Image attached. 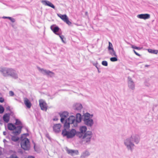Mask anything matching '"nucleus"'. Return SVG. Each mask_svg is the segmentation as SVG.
<instances>
[{"label":"nucleus","instance_id":"1","mask_svg":"<svg viewBox=\"0 0 158 158\" xmlns=\"http://www.w3.org/2000/svg\"><path fill=\"white\" fill-rule=\"evenodd\" d=\"M140 140V138L138 135L133 134L124 140V144L127 150L132 152L135 147L134 143L138 144Z\"/></svg>","mask_w":158,"mask_h":158},{"label":"nucleus","instance_id":"2","mask_svg":"<svg viewBox=\"0 0 158 158\" xmlns=\"http://www.w3.org/2000/svg\"><path fill=\"white\" fill-rule=\"evenodd\" d=\"M0 73L4 77H11L14 79L18 78L16 70L12 68L0 67Z\"/></svg>","mask_w":158,"mask_h":158},{"label":"nucleus","instance_id":"3","mask_svg":"<svg viewBox=\"0 0 158 158\" xmlns=\"http://www.w3.org/2000/svg\"><path fill=\"white\" fill-rule=\"evenodd\" d=\"M83 116V121L85 124L90 127H92L94 123L93 120L91 118L93 116V114L86 113L84 114Z\"/></svg>","mask_w":158,"mask_h":158},{"label":"nucleus","instance_id":"4","mask_svg":"<svg viewBox=\"0 0 158 158\" xmlns=\"http://www.w3.org/2000/svg\"><path fill=\"white\" fill-rule=\"evenodd\" d=\"M25 134H23L20 138L21 146L22 148L25 150H29L30 148V141L29 139L26 137H23Z\"/></svg>","mask_w":158,"mask_h":158},{"label":"nucleus","instance_id":"5","mask_svg":"<svg viewBox=\"0 0 158 158\" xmlns=\"http://www.w3.org/2000/svg\"><path fill=\"white\" fill-rule=\"evenodd\" d=\"M75 121V117L74 116L72 115L69 116L65 120L64 124V128H69L70 125H71L72 127H76L77 124Z\"/></svg>","mask_w":158,"mask_h":158},{"label":"nucleus","instance_id":"6","mask_svg":"<svg viewBox=\"0 0 158 158\" xmlns=\"http://www.w3.org/2000/svg\"><path fill=\"white\" fill-rule=\"evenodd\" d=\"M69 128H64L62 132V135L63 136H65L67 138H71L74 137L76 134V131L74 129H72L70 131H67Z\"/></svg>","mask_w":158,"mask_h":158},{"label":"nucleus","instance_id":"7","mask_svg":"<svg viewBox=\"0 0 158 158\" xmlns=\"http://www.w3.org/2000/svg\"><path fill=\"white\" fill-rule=\"evenodd\" d=\"M8 128L10 130H15L13 131V134L16 135L19 134L21 132L22 126H17L16 127L13 124L9 123L8 124Z\"/></svg>","mask_w":158,"mask_h":158},{"label":"nucleus","instance_id":"8","mask_svg":"<svg viewBox=\"0 0 158 158\" xmlns=\"http://www.w3.org/2000/svg\"><path fill=\"white\" fill-rule=\"evenodd\" d=\"M92 132L91 131H87L83 135L82 141L85 143H89L90 142L91 139L92 137Z\"/></svg>","mask_w":158,"mask_h":158},{"label":"nucleus","instance_id":"9","mask_svg":"<svg viewBox=\"0 0 158 158\" xmlns=\"http://www.w3.org/2000/svg\"><path fill=\"white\" fill-rule=\"evenodd\" d=\"M38 69L39 71L44 75H46L50 77H53L55 76L54 73L49 70L41 69L40 67H38Z\"/></svg>","mask_w":158,"mask_h":158},{"label":"nucleus","instance_id":"10","mask_svg":"<svg viewBox=\"0 0 158 158\" xmlns=\"http://www.w3.org/2000/svg\"><path fill=\"white\" fill-rule=\"evenodd\" d=\"M127 84L128 88L130 89L134 90L135 89V84L133 80L131 77H127Z\"/></svg>","mask_w":158,"mask_h":158},{"label":"nucleus","instance_id":"11","mask_svg":"<svg viewBox=\"0 0 158 158\" xmlns=\"http://www.w3.org/2000/svg\"><path fill=\"white\" fill-rule=\"evenodd\" d=\"M39 102L41 109L43 110L46 111L48 106L45 101L43 99H40L39 100Z\"/></svg>","mask_w":158,"mask_h":158},{"label":"nucleus","instance_id":"12","mask_svg":"<svg viewBox=\"0 0 158 158\" xmlns=\"http://www.w3.org/2000/svg\"><path fill=\"white\" fill-rule=\"evenodd\" d=\"M57 15L59 17L68 25L71 24V23L69 20L68 17L66 15H62L60 14H57Z\"/></svg>","mask_w":158,"mask_h":158},{"label":"nucleus","instance_id":"13","mask_svg":"<svg viewBox=\"0 0 158 158\" xmlns=\"http://www.w3.org/2000/svg\"><path fill=\"white\" fill-rule=\"evenodd\" d=\"M65 150L71 156L77 155L79 154L78 151L77 150L71 149L67 148H65Z\"/></svg>","mask_w":158,"mask_h":158},{"label":"nucleus","instance_id":"14","mask_svg":"<svg viewBox=\"0 0 158 158\" xmlns=\"http://www.w3.org/2000/svg\"><path fill=\"white\" fill-rule=\"evenodd\" d=\"M61 117L60 121L61 123H63L64 120L67 119L66 118L69 116V113L67 111H64L61 114H60Z\"/></svg>","mask_w":158,"mask_h":158},{"label":"nucleus","instance_id":"15","mask_svg":"<svg viewBox=\"0 0 158 158\" xmlns=\"http://www.w3.org/2000/svg\"><path fill=\"white\" fill-rule=\"evenodd\" d=\"M137 17L138 18L145 20L149 19L150 17V15L148 14H141L138 15Z\"/></svg>","mask_w":158,"mask_h":158},{"label":"nucleus","instance_id":"16","mask_svg":"<svg viewBox=\"0 0 158 158\" xmlns=\"http://www.w3.org/2000/svg\"><path fill=\"white\" fill-rule=\"evenodd\" d=\"M41 3L45 6H50L53 9H55V6L50 1L46 0H42L41 1Z\"/></svg>","mask_w":158,"mask_h":158},{"label":"nucleus","instance_id":"17","mask_svg":"<svg viewBox=\"0 0 158 158\" xmlns=\"http://www.w3.org/2000/svg\"><path fill=\"white\" fill-rule=\"evenodd\" d=\"M50 28L55 34L57 35H59V34L57 33V32L60 29L58 27L56 26L55 25H53L51 26Z\"/></svg>","mask_w":158,"mask_h":158},{"label":"nucleus","instance_id":"18","mask_svg":"<svg viewBox=\"0 0 158 158\" xmlns=\"http://www.w3.org/2000/svg\"><path fill=\"white\" fill-rule=\"evenodd\" d=\"M82 119V117L81 115L79 113H77L76 115V118H75V121L77 125V124L80 123Z\"/></svg>","mask_w":158,"mask_h":158},{"label":"nucleus","instance_id":"19","mask_svg":"<svg viewBox=\"0 0 158 158\" xmlns=\"http://www.w3.org/2000/svg\"><path fill=\"white\" fill-rule=\"evenodd\" d=\"M83 106L81 104L79 103H75L73 105V108L75 110H80L82 108Z\"/></svg>","mask_w":158,"mask_h":158},{"label":"nucleus","instance_id":"20","mask_svg":"<svg viewBox=\"0 0 158 158\" xmlns=\"http://www.w3.org/2000/svg\"><path fill=\"white\" fill-rule=\"evenodd\" d=\"M61 125L60 124H57L54 125L53 127L54 131L55 132H58L60 131Z\"/></svg>","mask_w":158,"mask_h":158},{"label":"nucleus","instance_id":"21","mask_svg":"<svg viewBox=\"0 0 158 158\" xmlns=\"http://www.w3.org/2000/svg\"><path fill=\"white\" fill-rule=\"evenodd\" d=\"M24 104L27 108L29 109L31 107V104L28 98H24Z\"/></svg>","mask_w":158,"mask_h":158},{"label":"nucleus","instance_id":"22","mask_svg":"<svg viewBox=\"0 0 158 158\" xmlns=\"http://www.w3.org/2000/svg\"><path fill=\"white\" fill-rule=\"evenodd\" d=\"M90 153L89 151L86 150L83 152L81 154L80 157L81 158H85L89 156Z\"/></svg>","mask_w":158,"mask_h":158},{"label":"nucleus","instance_id":"23","mask_svg":"<svg viewBox=\"0 0 158 158\" xmlns=\"http://www.w3.org/2000/svg\"><path fill=\"white\" fill-rule=\"evenodd\" d=\"M4 121L6 123H8L10 119V115L7 114H5L3 117Z\"/></svg>","mask_w":158,"mask_h":158},{"label":"nucleus","instance_id":"24","mask_svg":"<svg viewBox=\"0 0 158 158\" xmlns=\"http://www.w3.org/2000/svg\"><path fill=\"white\" fill-rule=\"evenodd\" d=\"M108 50L109 51V54L112 56H114L117 57V55L116 54V53L113 48H112L111 49Z\"/></svg>","mask_w":158,"mask_h":158},{"label":"nucleus","instance_id":"25","mask_svg":"<svg viewBox=\"0 0 158 158\" xmlns=\"http://www.w3.org/2000/svg\"><path fill=\"white\" fill-rule=\"evenodd\" d=\"M87 127L85 126H82L80 127L79 130L81 133H84L87 130Z\"/></svg>","mask_w":158,"mask_h":158},{"label":"nucleus","instance_id":"26","mask_svg":"<svg viewBox=\"0 0 158 158\" xmlns=\"http://www.w3.org/2000/svg\"><path fill=\"white\" fill-rule=\"evenodd\" d=\"M148 51L149 52L154 54H157L158 52V50H153L151 49H148Z\"/></svg>","mask_w":158,"mask_h":158},{"label":"nucleus","instance_id":"27","mask_svg":"<svg viewBox=\"0 0 158 158\" xmlns=\"http://www.w3.org/2000/svg\"><path fill=\"white\" fill-rule=\"evenodd\" d=\"M19 139V138L16 136H13L12 137L11 140L12 141L16 142Z\"/></svg>","mask_w":158,"mask_h":158},{"label":"nucleus","instance_id":"28","mask_svg":"<svg viewBox=\"0 0 158 158\" xmlns=\"http://www.w3.org/2000/svg\"><path fill=\"white\" fill-rule=\"evenodd\" d=\"M83 133H81V132H77V133L76 132V135L78 137H79L80 138H81L82 139V137L83 136V135H82Z\"/></svg>","mask_w":158,"mask_h":158},{"label":"nucleus","instance_id":"29","mask_svg":"<svg viewBox=\"0 0 158 158\" xmlns=\"http://www.w3.org/2000/svg\"><path fill=\"white\" fill-rule=\"evenodd\" d=\"M110 60L112 62H115L118 60L117 57L115 56V57H111L110 58Z\"/></svg>","mask_w":158,"mask_h":158},{"label":"nucleus","instance_id":"30","mask_svg":"<svg viewBox=\"0 0 158 158\" xmlns=\"http://www.w3.org/2000/svg\"><path fill=\"white\" fill-rule=\"evenodd\" d=\"M15 125H21V126H22V124H21V121L19 119H15Z\"/></svg>","mask_w":158,"mask_h":158},{"label":"nucleus","instance_id":"31","mask_svg":"<svg viewBox=\"0 0 158 158\" xmlns=\"http://www.w3.org/2000/svg\"><path fill=\"white\" fill-rule=\"evenodd\" d=\"M113 48V45L110 42H109V46L108 47V50H110L111 49Z\"/></svg>","mask_w":158,"mask_h":158},{"label":"nucleus","instance_id":"32","mask_svg":"<svg viewBox=\"0 0 158 158\" xmlns=\"http://www.w3.org/2000/svg\"><path fill=\"white\" fill-rule=\"evenodd\" d=\"M59 35L60 39H61L62 42L63 43H65V42L64 41V36L63 35H60V34L59 35Z\"/></svg>","mask_w":158,"mask_h":158},{"label":"nucleus","instance_id":"33","mask_svg":"<svg viewBox=\"0 0 158 158\" xmlns=\"http://www.w3.org/2000/svg\"><path fill=\"white\" fill-rule=\"evenodd\" d=\"M102 65L105 66H107L108 65L107 62L106 61H103L102 62Z\"/></svg>","mask_w":158,"mask_h":158},{"label":"nucleus","instance_id":"34","mask_svg":"<svg viewBox=\"0 0 158 158\" xmlns=\"http://www.w3.org/2000/svg\"><path fill=\"white\" fill-rule=\"evenodd\" d=\"M4 111V108L2 106H0V113H2Z\"/></svg>","mask_w":158,"mask_h":158},{"label":"nucleus","instance_id":"35","mask_svg":"<svg viewBox=\"0 0 158 158\" xmlns=\"http://www.w3.org/2000/svg\"><path fill=\"white\" fill-rule=\"evenodd\" d=\"M18 158L17 156H16L15 155H11L9 157V158Z\"/></svg>","mask_w":158,"mask_h":158},{"label":"nucleus","instance_id":"36","mask_svg":"<svg viewBox=\"0 0 158 158\" xmlns=\"http://www.w3.org/2000/svg\"><path fill=\"white\" fill-rule=\"evenodd\" d=\"M93 65L95 66L96 68H97V69H98V63L97 62H96V63H93Z\"/></svg>","mask_w":158,"mask_h":158},{"label":"nucleus","instance_id":"37","mask_svg":"<svg viewBox=\"0 0 158 158\" xmlns=\"http://www.w3.org/2000/svg\"><path fill=\"white\" fill-rule=\"evenodd\" d=\"M9 95L10 96H12L14 95V93L12 91H10L9 92Z\"/></svg>","mask_w":158,"mask_h":158},{"label":"nucleus","instance_id":"38","mask_svg":"<svg viewBox=\"0 0 158 158\" xmlns=\"http://www.w3.org/2000/svg\"><path fill=\"white\" fill-rule=\"evenodd\" d=\"M12 23H14L15 21V19L10 17V19Z\"/></svg>","mask_w":158,"mask_h":158},{"label":"nucleus","instance_id":"39","mask_svg":"<svg viewBox=\"0 0 158 158\" xmlns=\"http://www.w3.org/2000/svg\"><path fill=\"white\" fill-rule=\"evenodd\" d=\"M4 101V99L2 97L0 98V102H3Z\"/></svg>","mask_w":158,"mask_h":158},{"label":"nucleus","instance_id":"40","mask_svg":"<svg viewBox=\"0 0 158 158\" xmlns=\"http://www.w3.org/2000/svg\"><path fill=\"white\" fill-rule=\"evenodd\" d=\"M133 51L135 53L137 56H140V55L135 50H133Z\"/></svg>","mask_w":158,"mask_h":158},{"label":"nucleus","instance_id":"41","mask_svg":"<svg viewBox=\"0 0 158 158\" xmlns=\"http://www.w3.org/2000/svg\"><path fill=\"white\" fill-rule=\"evenodd\" d=\"M11 17H6V16H3L2 17V18L3 19H10V18Z\"/></svg>","mask_w":158,"mask_h":158},{"label":"nucleus","instance_id":"42","mask_svg":"<svg viewBox=\"0 0 158 158\" xmlns=\"http://www.w3.org/2000/svg\"><path fill=\"white\" fill-rule=\"evenodd\" d=\"M142 49V48H140L139 47H135V49H137L138 50H140Z\"/></svg>","mask_w":158,"mask_h":158},{"label":"nucleus","instance_id":"43","mask_svg":"<svg viewBox=\"0 0 158 158\" xmlns=\"http://www.w3.org/2000/svg\"><path fill=\"white\" fill-rule=\"evenodd\" d=\"M131 48H132L135 49V47H136V46H135L132 45H131Z\"/></svg>","mask_w":158,"mask_h":158},{"label":"nucleus","instance_id":"44","mask_svg":"<svg viewBox=\"0 0 158 158\" xmlns=\"http://www.w3.org/2000/svg\"><path fill=\"white\" fill-rule=\"evenodd\" d=\"M58 120V119L57 118H55L53 119L54 121H57Z\"/></svg>","mask_w":158,"mask_h":158},{"label":"nucleus","instance_id":"45","mask_svg":"<svg viewBox=\"0 0 158 158\" xmlns=\"http://www.w3.org/2000/svg\"><path fill=\"white\" fill-rule=\"evenodd\" d=\"M6 131H4L3 132V134L4 135H6Z\"/></svg>","mask_w":158,"mask_h":158},{"label":"nucleus","instance_id":"46","mask_svg":"<svg viewBox=\"0 0 158 158\" xmlns=\"http://www.w3.org/2000/svg\"><path fill=\"white\" fill-rule=\"evenodd\" d=\"M28 158H34V157L32 156H29L28 157Z\"/></svg>","mask_w":158,"mask_h":158},{"label":"nucleus","instance_id":"47","mask_svg":"<svg viewBox=\"0 0 158 158\" xmlns=\"http://www.w3.org/2000/svg\"><path fill=\"white\" fill-rule=\"evenodd\" d=\"M34 149H35V151H36V150H35V145H34Z\"/></svg>","mask_w":158,"mask_h":158},{"label":"nucleus","instance_id":"48","mask_svg":"<svg viewBox=\"0 0 158 158\" xmlns=\"http://www.w3.org/2000/svg\"><path fill=\"white\" fill-rule=\"evenodd\" d=\"M98 72L99 73H100V71L99 70V69H98Z\"/></svg>","mask_w":158,"mask_h":158},{"label":"nucleus","instance_id":"49","mask_svg":"<svg viewBox=\"0 0 158 158\" xmlns=\"http://www.w3.org/2000/svg\"><path fill=\"white\" fill-rule=\"evenodd\" d=\"M148 65H145V67H148Z\"/></svg>","mask_w":158,"mask_h":158},{"label":"nucleus","instance_id":"50","mask_svg":"<svg viewBox=\"0 0 158 158\" xmlns=\"http://www.w3.org/2000/svg\"><path fill=\"white\" fill-rule=\"evenodd\" d=\"M87 14H88V12H85V14H86V15H87Z\"/></svg>","mask_w":158,"mask_h":158},{"label":"nucleus","instance_id":"51","mask_svg":"<svg viewBox=\"0 0 158 158\" xmlns=\"http://www.w3.org/2000/svg\"><path fill=\"white\" fill-rule=\"evenodd\" d=\"M6 141L5 139H4V141Z\"/></svg>","mask_w":158,"mask_h":158},{"label":"nucleus","instance_id":"52","mask_svg":"<svg viewBox=\"0 0 158 158\" xmlns=\"http://www.w3.org/2000/svg\"><path fill=\"white\" fill-rule=\"evenodd\" d=\"M6 141L5 139H4V141Z\"/></svg>","mask_w":158,"mask_h":158}]
</instances>
